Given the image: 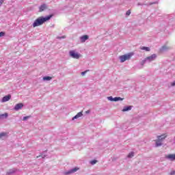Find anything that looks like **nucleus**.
Masks as SVG:
<instances>
[{
  "label": "nucleus",
  "mask_w": 175,
  "mask_h": 175,
  "mask_svg": "<svg viewBox=\"0 0 175 175\" xmlns=\"http://www.w3.org/2000/svg\"><path fill=\"white\" fill-rule=\"evenodd\" d=\"M51 17H53V15H49L45 17L44 16L38 17L33 23V28H36V27L43 25V24H44L46 21H49V20H50Z\"/></svg>",
  "instance_id": "1"
},
{
  "label": "nucleus",
  "mask_w": 175,
  "mask_h": 175,
  "mask_svg": "<svg viewBox=\"0 0 175 175\" xmlns=\"http://www.w3.org/2000/svg\"><path fill=\"white\" fill-rule=\"evenodd\" d=\"M133 54L132 53H128L126 55H123L119 57V59H120V62H125V61L129 60L130 58L132 57Z\"/></svg>",
  "instance_id": "2"
},
{
  "label": "nucleus",
  "mask_w": 175,
  "mask_h": 175,
  "mask_svg": "<svg viewBox=\"0 0 175 175\" xmlns=\"http://www.w3.org/2000/svg\"><path fill=\"white\" fill-rule=\"evenodd\" d=\"M69 55L75 59H79V58H80V54L76 53L75 51H70Z\"/></svg>",
  "instance_id": "3"
},
{
  "label": "nucleus",
  "mask_w": 175,
  "mask_h": 175,
  "mask_svg": "<svg viewBox=\"0 0 175 175\" xmlns=\"http://www.w3.org/2000/svg\"><path fill=\"white\" fill-rule=\"evenodd\" d=\"M145 59H146V62L148 63L152 62V61L157 59V54H152V55L146 57Z\"/></svg>",
  "instance_id": "4"
},
{
  "label": "nucleus",
  "mask_w": 175,
  "mask_h": 175,
  "mask_svg": "<svg viewBox=\"0 0 175 175\" xmlns=\"http://www.w3.org/2000/svg\"><path fill=\"white\" fill-rule=\"evenodd\" d=\"M77 170H79V167H75L68 171H66L64 172V175H69V174H73V173H76V172H77Z\"/></svg>",
  "instance_id": "5"
},
{
  "label": "nucleus",
  "mask_w": 175,
  "mask_h": 175,
  "mask_svg": "<svg viewBox=\"0 0 175 175\" xmlns=\"http://www.w3.org/2000/svg\"><path fill=\"white\" fill-rule=\"evenodd\" d=\"M107 99H108V100H110L111 102H118V100H122L124 98H122L121 97L113 98V96H108Z\"/></svg>",
  "instance_id": "6"
},
{
  "label": "nucleus",
  "mask_w": 175,
  "mask_h": 175,
  "mask_svg": "<svg viewBox=\"0 0 175 175\" xmlns=\"http://www.w3.org/2000/svg\"><path fill=\"white\" fill-rule=\"evenodd\" d=\"M23 107L24 104L19 103L15 105V107H14V110H15L16 111H18V110H21Z\"/></svg>",
  "instance_id": "7"
},
{
  "label": "nucleus",
  "mask_w": 175,
  "mask_h": 175,
  "mask_svg": "<svg viewBox=\"0 0 175 175\" xmlns=\"http://www.w3.org/2000/svg\"><path fill=\"white\" fill-rule=\"evenodd\" d=\"M89 36L88 35H84L82 36L79 38L80 40H81V43H84L86 40H88L89 39Z\"/></svg>",
  "instance_id": "8"
},
{
  "label": "nucleus",
  "mask_w": 175,
  "mask_h": 175,
  "mask_svg": "<svg viewBox=\"0 0 175 175\" xmlns=\"http://www.w3.org/2000/svg\"><path fill=\"white\" fill-rule=\"evenodd\" d=\"M169 50H170V46H167V45H163L161 48L160 51H161V53H165V51H169Z\"/></svg>",
  "instance_id": "9"
},
{
  "label": "nucleus",
  "mask_w": 175,
  "mask_h": 175,
  "mask_svg": "<svg viewBox=\"0 0 175 175\" xmlns=\"http://www.w3.org/2000/svg\"><path fill=\"white\" fill-rule=\"evenodd\" d=\"M166 159L170 161H175V154H170L165 156Z\"/></svg>",
  "instance_id": "10"
},
{
  "label": "nucleus",
  "mask_w": 175,
  "mask_h": 175,
  "mask_svg": "<svg viewBox=\"0 0 175 175\" xmlns=\"http://www.w3.org/2000/svg\"><path fill=\"white\" fill-rule=\"evenodd\" d=\"M46 9H47V5L44 3L39 7V12H44V10H46Z\"/></svg>",
  "instance_id": "11"
},
{
  "label": "nucleus",
  "mask_w": 175,
  "mask_h": 175,
  "mask_svg": "<svg viewBox=\"0 0 175 175\" xmlns=\"http://www.w3.org/2000/svg\"><path fill=\"white\" fill-rule=\"evenodd\" d=\"M12 98V95H10V94H8V95H7V96H3V98H2V102H3V103L8 102V101L10 100V98Z\"/></svg>",
  "instance_id": "12"
},
{
  "label": "nucleus",
  "mask_w": 175,
  "mask_h": 175,
  "mask_svg": "<svg viewBox=\"0 0 175 175\" xmlns=\"http://www.w3.org/2000/svg\"><path fill=\"white\" fill-rule=\"evenodd\" d=\"M80 117H83V112H79L75 116L72 118V121L74 120H77V118H80Z\"/></svg>",
  "instance_id": "13"
},
{
  "label": "nucleus",
  "mask_w": 175,
  "mask_h": 175,
  "mask_svg": "<svg viewBox=\"0 0 175 175\" xmlns=\"http://www.w3.org/2000/svg\"><path fill=\"white\" fill-rule=\"evenodd\" d=\"M129 110H132V106L131 105L124 107L122 111H129Z\"/></svg>",
  "instance_id": "14"
},
{
  "label": "nucleus",
  "mask_w": 175,
  "mask_h": 175,
  "mask_svg": "<svg viewBox=\"0 0 175 175\" xmlns=\"http://www.w3.org/2000/svg\"><path fill=\"white\" fill-rule=\"evenodd\" d=\"M8 113H3V114H0V119L1 120H4V118H8Z\"/></svg>",
  "instance_id": "15"
},
{
  "label": "nucleus",
  "mask_w": 175,
  "mask_h": 175,
  "mask_svg": "<svg viewBox=\"0 0 175 175\" xmlns=\"http://www.w3.org/2000/svg\"><path fill=\"white\" fill-rule=\"evenodd\" d=\"M3 137H8V133H0V139H3Z\"/></svg>",
  "instance_id": "16"
},
{
  "label": "nucleus",
  "mask_w": 175,
  "mask_h": 175,
  "mask_svg": "<svg viewBox=\"0 0 175 175\" xmlns=\"http://www.w3.org/2000/svg\"><path fill=\"white\" fill-rule=\"evenodd\" d=\"M53 78L51 77L46 76L43 77L44 81H50Z\"/></svg>",
  "instance_id": "17"
},
{
  "label": "nucleus",
  "mask_w": 175,
  "mask_h": 175,
  "mask_svg": "<svg viewBox=\"0 0 175 175\" xmlns=\"http://www.w3.org/2000/svg\"><path fill=\"white\" fill-rule=\"evenodd\" d=\"M141 50H145V51H150L151 49H150V47L148 46H142Z\"/></svg>",
  "instance_id": "18"
},
{
  "label": "nucleus",
  "mask_w": 175,
  "mask_h": 175,
  "mask_svg": "<svg viewBox=\"0 0 175 175\" xmlns=\"http://www.w3.org/2000/svg\"><path fill=\"white\" fill-rule=\"evenodd\" d=\"M147 60L146 59H143L141 62H140V65H141V68H143V66H144V64H147Z\"/></svg>",
  "instance_id": "19"
},
{
  "label": "nucleus",
  "mask_w": 175,
  "mask_h": 175,
  "mask_svg": "<svg viewBox=\"0 0 175 175\" xmlns=\"http://www.w3.org/2000/svg\"><path fill=\"white\" fill-rule=\"evenodd\" d=\"M157 137H158V140H159L160 142H162V140H163L166 137L162 135L158 136Z\"/></svg>",
  "instance_id": "20"
},
{
  "label": "nucleus",
  "mask_w": 175,
  "mask_h": 175,
  "mask_svg": "<svg viewBox=\"0 0 175 175\" xmlns=\"http://www.w3.org/2000/svg\"><path fill=\"white\" fill-rule=\"evenodd\" d=\"M135 157V152H131L128 156L127 158H133Z\"/></svg>",
  "instance_id": "21"
},
{
  "label": "nucleus",
  "mask_w": 175,
  "mask_h": 175,
  "mask_svg": "<svg viewBox=\"0 0 175 175\" xmlns=\"http://www.w3.org/2000/svg\"><path fill=\"white\" fill-rule=\"evenodd\" d=\"M161 146H162V142H161V141L158 140L156 142V147H161Z\"/></svg>",
  "instance_id": "22"
},
{
  "label": "nucleus",
  "mask_w": 175,
  "mask_h": 175,
  "mask_svg": "<svg viewBox=\"0 0 175 175\" xmlns=\"http://www.w3.org/2000/svg\"><path fill=\"white\" fill-rule=\"evenodd\" d=\"M15 172H16V170L12 169V170H10L7 172V174H8V175L13 174V173H14Z\"/></svg>",
  "instance_id": "23"
},
{
  "label": "nucleus",
  "mask_w": 175,
  "mask_h": 175,
  "mask_svg": "<svg viewBox=\"0 0 175 175\" xmlns=\"http://www.w3.org/2000/svg\"><path fill=\"white\" fill-rule=\"evenodd\" d=\"M31 116H24L23 118V121H27L29 118H30Z\"/></svg>",
  "instance_id": "24"
},
{
  "label": "nucleus",
  "mask_w": 175,
  "mask_h": 175,
  "mask_svg": "<svg viewBox=\"0 0 175 175\" xmlns=\"http://www.w3.org/2000/svg\"><path fill=\"white\" fill-rule=\"evenodd\" d=\"M98 162L96 160H92L90 161L91 165H95Z\"/></svg>",
  "instance_id": "25"
},
{
  "label": "nucleus",
  "mask_w": 175,
  "mask_h": 175,
  "mask_svg": "<svg viewBox=\"0 0 175 175\" xmlns=\"http://www.w3.org/2000/svg\"><path fill=\"white\" fill-rule=\"evenodd\" d=\"M66 38V36H57V39H65Z\"/></svg>",
  "instance_id": "26"
},
{
  "label": "nucleus",
  "mask_w": 175,
  "mask_h": 175,
  "mask_svg": "<svg viewBox=\"0 0 175 175\" xmlns=\"http://www.w3.org/2000/svg\"><path fill=\"white\" fill-rule=\"evenodd\" d=\"M87 72H90V70H86L85 71L82 72L81 75L85 76V75L87 73Z\"/></svg>",
  "instance_id": "27"
},
{
  "label": "nucleus",
  "mask_w": 175,
  "mask_h": 175,
  "mask_svg": "<svg viewBox=\"0 0 175 175\" xmlns=\"http://www.w3.org/2000/svg\"><path fill=\"white\" fill-rule=\"evenodd\" d=\"M126 16H131V10H129L126 12Z\"/></svg>",
  "instance_id": "28"
},
{
  "label": "nucleus",
  "mask_w": 175,
  "mask_h": 175,
  "mask_svg": "<svg viewBox=\"0 0 175 175\" xmlns=\"http://www.w3.org/2000/svg\"><path fill=\"white\" fill-rule=\"evenodd\" d=\"M157 3H158V1L149 3V5L151 6V5H155V4H157Z\"/></svg>",
  "instance_id": "29"
},
{
  "label": "nucleus",
  "mask_w": 175,
  "mask_h": 175,
  "mask_svg": "<svg viewBox=\"0 0 175 175\" xmlns=\"http://www.w3.org/2000/svg\"><path fill=\"white\" fill-rule=\"evenodd\" d=\"M5 36V32L1 31L0 32V38H2V36Z\"/></svg>",
  "instance_id": "30"
},
{
  "label": "nucleus",
  "mask_w": 175,
  "mask_h": 175,
  "mask_svg": "<svg viewBox=\"0 0 175 175\" xmlns=\"http://www.w3.org/2000/svg\"><path fill=\"white\" fill-rule=\"evenodd\" d=\"M171 87H175V80L171 83Z\"/></svg>",
  "instance_id": "31"
},
{
  "label": "nucleus",
  "mask_w": 175,
  "mask_h": 175,
  "mask_svg": "<svg viewBox=\"0 0 175 175\" xmlns=\"http://www.w3.org/2000/svg\"><path fill=\"white\" fill-rule=\"evenodd\" d=\"M174 174H175V170L172 171V172L170 173V175H174Z\"/></svg>",
  "instance_id": "32"
},
{
  "label": "nucleus",
  "mask_w": 175,
  "mask_h": 175,
  "mask_svg": "<svg viewBox=\"0 0 175 175\" xmlns=\"http://www.w3.org/2000/svg\"><path fill=\"white\" fill-rule=\"evenodd\" d=\"M4 1L3 0H0V6H2Z\"/></svg>",
  "instance_id": "33"
},
{
  "label": "nucleus",
  "mask_w": 175,
  "mask_h": 175,
  "mask_svg": "<svg viewBox=\"0 0 175 175\" xmlns=\"http://www.w3.org/2000/svg\"><path fill=\"white\" fill-rule=\"evenodd\" d=\"M90 113H91V111L90 110H88L85 111V114H90Z\"/></svg>",
  "instance_id": "34"
},
{
  "label": "nucleus",
  "mask_w": 175,
  "mask_h": 175,
  "mask_svg": "<svg viewBox=\"0 0 175 175\" xmlns=\"http://www.w3.org/2000/svg\"><path fill=\"white\" fill-rule=\"evenodd\" d=\"M41 156H42V158H44V157H46V156H44V155L43 156V154H42V155L38 156L37 158H39V157H40Z\"/></svg>",
  "instance_id": "35"
}]
</instances>
